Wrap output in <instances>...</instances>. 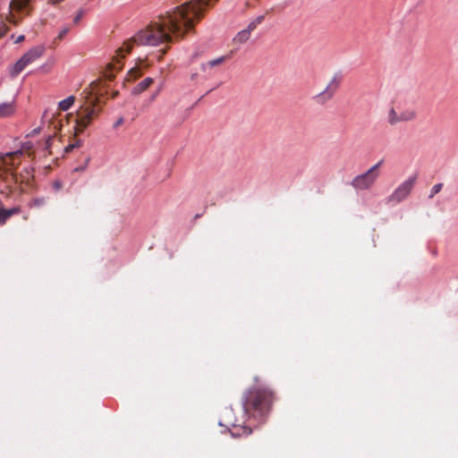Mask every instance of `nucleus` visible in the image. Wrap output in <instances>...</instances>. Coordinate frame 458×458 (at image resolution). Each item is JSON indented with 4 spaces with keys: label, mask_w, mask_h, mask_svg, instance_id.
Segmentation results:
<instances>
[{
    "label": "nucleus",
    "mask_w": 458,
    "mask_h": 458,
    "mask_svg": "<svg viewBox=\"0 0 458 458\" xmlns=\"http://www.w3.org/2000/svg\"><path fill=\"white\" fill-rule=\"evenodd\" d=\"M273 402V391L264 386H251L243 394V410L249 417H264L269 412Z\"/></svg>",
    "instance_id": "f257e3e1"
},
{
    "label": "nucleus",
    "mask_w": 458,
    "mask_h": 458,
    "mask_svg": "<svg viewBox=\"0 0 458 458\" xmlns=\"http://www.w3.org/2000/svg\"><path fill=\"white\" fill-rule=\"evenodd\" d=\"M98 101L99 99L97 97H87V99L78 109L75 120V130L77 132H82L90 124L92 120L98 115L99 109L97 108Z\"/></svg>",
    "instance_id": "f03ea898"
},
{
    "label": "nucleus",
    "mask_w": 458,
    "mask_h": 458,
    "mask_svg": "<svg viewBox=\"0 0 458 458\" xmlns=\"http://www.w3.org/2000/svg\"><path fill=\"white\" fill-rule=\"evenodd\" d=\"M21 151L9 152L0 157V179L6 182H18L15 169L21 164Z\"/></svg>",
    "instance_id": "7ed1b4c3"
},
{
    "label": "nucleus",
    "mask_w": 458,
    "mask_h": 458,
    "mask_svg": "<svg viewBox=\"0 0 458 458\" xmlns=\"http://www.w3.org/2000/svg\"><path fill=\"white\" fill-rule=\"evenodd\" d=\"M418 116L417 111L411 106H403L400 103L393 104L386 112V122L390 126L401 123L414 121Z\"/></svg>",
    "instance_id": "20e7f679"
},
{
    "label": "nucleus",
    "mask_w": 458,
    "mask_h": 458,
    "mask_svg": "<svg viewBox=\"0 0 458 458\" xmlns=\"http://www.w3.org/2000/svg\"><path fill=\"white\" fill-rule=\"evenodd\" d=\"M383 162V160H380L372 165L367 172L356 175L352 180L351 185L356 191H366L372 188L380 175L379 168Z\"/></svg>",
    "instance_id": "39448f33"
},
{
    "label": "nucleus",
    "mask_w": 458,
    "mask_h": 458,
    "mask_svg": "<svg viewBox=\"0 0 458 458\" xmlns=\"http://www.w3.org/2000/svg\"><path fill=\"white\" fill-rule=\"evenodd\" d=\"M45 53V47L43 46H36L27 51L13 65L11 75L17 76L21 73L28 65L31 64L38 59H39Z\"/></svg>",
    "instance_id": "423d86ee"
},
{
    "label": "nucleus",
    "mask_w": 458,
    "mask_h": 458,
    "mask_svg": "<svg viewBox=\"0 0 458 458\" xmlns=\"http://www.w3.org/2000/svg\"><path fill=\"white\" fill-rule=\"evenodd\" d=\"M30 1L31 0H11L9 4L10 13L6 17L7 21L13 25H18L22 16L18 17L17 14L29 15L30 13Z\"/></svg>",
    "instance_id": "0eeeda50"
},
{
    "label": "nucleus",
    "mask_w": 458,
    "mask_h": 458,
    "mask_svg": "<svg viewBox=\"0 0 458 458\" xmlns=\"http://www.w3.org/2000/svg\"><path fill=\"white\" fill-rule=\"evenodd\" d=\"M416 182V177H410L402 182L386 199V203L396 205L404 200L411 192Z\"/></svg>",
    "instance_id": "6e6552de"
},
{
    "label": "nucleus",
    "mask_w": 458,
    "mask_h": 458,
    "mask_svg": "<svg viewBox=\"0 0 458 458\" xmlns=\"http://www.w3.org/2000/svg\"><path fill=\"white\" fill-rule=\"evenodd\" d=\"M342 79L343 78L340 73L334 74L326 89L322 92L315 96L314 98L317 101V103L324 104L327 102L329 99H331L337 91V89H339L340 84L342 82Z\"/></svg>",
    "instance_id": "1a4fd4ad"
},
{
    "label": "nucleus",
    "mask_w": 458,
    "mask_h": 458,
    "mask_svg": "<svg viewBox=\"0 0 458 458\" xmlns=\"http://www.w3.org/2000/svg\"><path fill=\"white\" fill-rule=\"evenodd\" d=\"M21 213L20 207H13L12 208H4V203L0 200V225H5L6 221L13 216Z\"/></svg>",
    "instance_id": "9d476101"
},
{
    "label": "nucleus",
    "mask_w": 458,
    "mask_h": 458,
    "mask_svg": "<svg viewBox=\"0 0 458 458\" xmlns=\"http://www.w3.org/2000/svg\"><path fill=\"white\" fill-rule=\"evenodd\" d=\"M15 112V102L0 104V118L12 115Z\"/></svg>",
    "instance_id": "9b49d317"
},
{
    "label": "nucleus",
    "mask_w": 458,
    "mask_h": 458,
    "mask_svg": "<svg viewBox=\"0 0 458 458\" xmlns=\"http://www.w3.org/2000/svg\"><path fill=\"white\" fill-rule=\"evenodd\" d=\"M33 169L29 167L24 168L18 177V182H20L21 183L29 184L30 181L33 179Z\"/></svg>",
    "instance_id": "f8f14e48"
},
{
    "label": "nucleus",
    "mask_w": 458,
    "mask_h": 458,
    "mask_svg": "<svg viewBox=\"0 0 458 458\" xmlns=\"http://www.w3.org/2000/svg\"><path fill=\"white\" fill-rule=\"evenodd\" d=\"M153 83V79L150 77L145 78L133 89L134 94H140L146 90Z\"/></svg>",
    "instance_id": "ddd939ff"
},
{
    "label": "nucleus",
    "mask_w": 458,
    "mask_h": 458,
    "mask_svg": "<svg viewBox=\"0 0 458 458\" xmlns=\"http://www.w3.org/2000/svg\"><path fill=\"white\" fill-rule=\"evenodd\" d=\"M250 34L244 29L236 34V36L233 38V42L234 44H243L250 38Z\"/></svg>",
    "instance_id": "4468645a"
},
{
    "label": "nucleus",
    "mask_w": 458,
    "mask_h": 458,
    "mask_svg": "<svg viewBox=\"0 0 458 458\" xmlns=\"http://www.w3.org/2000/svg\"><path fill=\"white\" fill-rule=\"evenodd\" d=\"M225 59H226L225 56H221L216 59L210 60L206 64H202L201 69H202V71L206 72L208 68H212V67L222 64L225 61Z\"/></svg>",
    "instance_id": "2eb2a0df"
},
{
    "label": "nucleus",
    "mask_w": 458,
    "mask_h": 458,
    "mask_svg": "<svg viewBox=\"0 0 458 458\" xmlns=\"http://www.w3.org/2000/svg\"><path fill=\"white\" fill-rule=\"evenodd\" d=\"M75 102V97L70 96L65 99L62 100L58 104V108L61 111H67Z\"/></svg>",
    "instance_id": "dca6fc26"
},
{
    "label": "nucleus",
    "mask_w": 458,
    "mask_h": 458,
    "mask_svg": "<svg viewBox=\"0 0 458 458\" xmlns=\"http://www.w3.org/2000/svg\"><path fill=\"white\" fill-rule=\"evenodd\" d=\"M141 75H142V71H141L140 66H135V67H132L128 72L127 80L134 81V80L138 79L139 77H140Z\"/></svg>",
    "instance_id": "f3484780"
},
{
    "label": "nucleus",
    "mask_w": 458,
    "mask_h": 458,
    "mask_svg": "<svg viewBox=\"0 0 458 458\" xmlns=\"http://www.w3.org/2000/svg\"><path fill=\"white\" fill-rule=\"evenodd\" d=\"M264 15H259L258 17H256L253 21H251L247 28L245 29L246 30H248V32L250 34H251V32L257 28L258 25H259L260 23H262V21H264Z\"/></svg>",
    "instance_id": "a211bd4d"
},
{
    "label": "nucleus",
    "mask_w": 458,
    "mask_h": 458,
    "mask_svg": "<svg viewBox=\"0 0 458 458\" xmlns=\"http://www.w3.org/2000/svg\"><path fill=\"white\" fill-rule=\"evenodd\" d=\"M443 188V183H437L435 184L430 191V194L428 196L429 199H433L436 194H437Z\"/></svg>",
    "instance_id": "6ab92c4d"
},
{
    "label": "nucleus",
    "mask_w": 458,
    "mask_h": 458,
    "mask_svg": "<svg viewBox=\"0 0 458 458\" xmlns=\"http://www.w3.org/2000/svg\"><path fill=\"white\" fill-rule=\"evenodd\" d=\"M9 28L5 22L0 21V38H3L8 31Z\"/></svg>",
    "instance_id": "aec40b11"
},
{
    "label": "nucleus",
    "mask_w": 458,
    "mask_h": 458,
    "mask_svg": "<svg viewBox=\"0 0 458 458\" xmlns=\"http://www.w3.org/2000/svg\"><path fill=\"white\" fill-rule=\"evenodd\" d=\"M124 120L123 117H120L119 119H117V121L114 123V128L116 129L118 128L119 126H121L123 123Z\"/></svg>",
    "instance_id": "412c9836"
},
{
    "label": "nucleus",
    "mask_w": 458,
    "mask_h": 458,
    "mask_svg": "<svg viewBox=\"0 0 458 458\" xmlns=\"http://www.w3.org/2000/svg\"><path fill=\"white\" fill-rule=\"evenodd\" d=\"M45 202H46L45 199H43V198L34 199V204L36 206H41V205L45 204Z\"/></svg>",
    "instance_id": "4be33fe9"
},
{
    "label": "nucleus",
    "mask_w": 458,
    "mask_h": 458,
    "mask_svg": "<svg viewBox=\"0 0 458 458\" xmlns=\"http://www.w3.org/2000/svg\"><path fill=\"white\" fill-rule=\"evenodd\" d=\"M68 30V29H64L63 30H61L58 34V38L62 39L67 34Z\"/></svg>",
    "instance_id": "5701e85b"
},
{
    "label": "nucleus",
    "mask_w": 458,
    "mask_h": 458,
    "mask_svg": "<svg viewBox=\"0 0 458 458\" xmlns=\"http://www.w3.org/2000/svg\"><path fill=\"white\" fill-rule=\"evenodd\" d=\"M64 0H47V3L51 5H57L58 4L64 2Z\"/></svg>",
    "instance_id": "b1692460"
},
{
    "label": "nucleus",
    "mask_w": 458,
    "mask_h": 458,
    "mask_svg": "<svg viewBox=\"0 0 458 458\" xmlns=\"http://www.w3.org/2000/svg\"><path fill=\"white\" fill-rule=\"evenodd\" d=\"M24 39H25L24 35H20V36H19V37L14 40V43H15V44L21 43Z\"/></svg>",
    "instance_id": "393cba45"
},
{
    "label": "nucleus",
    "mask_w": 458,
    "mask_h": 458,
    "mask_svg": "<svg viewBox=\"0 0 458 458\" xmlns=\"http://www.w3.org/2000/svg\"><path fill=\"white\" fill-rule=\"evenodd\" d=\"M50 66H48L47 64H43L40 69L45 72H47L49 70H50Z\"/></svg>",
    "instance_id": "a878e982"
},
{
    "label": "nucleus",
    "mask_w": 458,
    "mask_h": 458,
    "mask_svg": "<svg viewBox=\"0 0 458 458\" xmlns=\"http://www.w3.org/2000/svg\"><path fill=\"white\" fill-rule=\"evenodd\" d=\"M167 48L162 49L161 54L159 55V60L166 54Z\"/></svg>",
    "instance_id": "bb28decb"
},
{
    "label": "nucleus",
    "mask_w": 458,
    "mask_h": 458,
    "mask_svg": "<svg viewBox=\"0 0 458 458\" xmlns=\"http://www.w3.org/2000/svg\"><path fill=\"white\" fill-rule=\"evenodd\" d=\"M81 20V14H78L74 18V22L77 23Z\"/></svg>",
    "instance_id": "cd10ccee"
},
{
    "label": "nucleus",
    "mask_w": 458,
    "mask_h": 458,
    "mask_svg": "<svg viewBox=\"0 0 458 458\" xmlns=\"http://www.w3.org/2000/svg\"><path fill=\"white\" fill-rule=\"evenodd\" d=\"M72 148H73V146H72V145H69V146H67V147H66V148H65V149H66V151H68L69 149H72Z\"/></svg>",
    "instance_id": "c85d7f7f"
}]
</instances>
